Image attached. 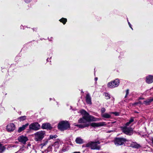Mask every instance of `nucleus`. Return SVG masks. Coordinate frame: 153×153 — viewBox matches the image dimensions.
Listing matches in <instances>:
<instances>
[{
	"mask_svg": "<svg viewBox=\"0 0 153 153\" xmlns=\"http://www.w3.org/2000/svg\"><path fill=\"white\" fill-rule=\"evenodd\" d=\"M99 120L98 118H95L93 116H83L82 118H80L78 120V122L79 123H87V122H89L91 121H96Z\"/></svg>",
	"mask_w": 153,
	"mask_h": 153,
	"instance_id": "obj_1",
	"label": "nucleus"
},
{
	"mask_svg": "<svg viewBox=\"0 0 153 153\" xmlns=\"http://www.w3.org/2000/svg\"><path fill=\"white\" fill-rule=\"evenodd\" d=\"M45 134V131H37L34 134V140L37 142L41 141L44 138Z\"/></svg>",
	"mask_w": 153,
	"mask_h": 153,
	"instance_id": "obj_2",
	"label": "nucleus"
},
{
	"mask_svg": "<svg viewBox=\"0 0 153 153\" xmlns=\"http://www.w3.org/2000/svg\"><path fill=\"white\" fill-rule=\"evenodd\" d=\"M59 129L61 131H64L70 128V125L68 122L66 121H62L60 122L58 126Z\"/></svg>",
	"mask_w": 153,
	"mask_h": 153,
	"instance_id": "obj_3",
	"label": "nucleus"
},
{
	"mask_svg": "<svg viewBox=\"0 0 153 153\" xmlns=\"http://www.w3.org/2000/svg\"><path fill=\"white\" fill-rule=\"evenodd\" d=\"M100 142L99 141L91 142L88 143L86 145L87 147H90L92 149L99 150L100 149V146L97 145V144H100Z\"/></svg>",
	"mask_w": 153,
	"mask_h": 153,
	"instance_id": "obj_4",
	"label": "nucleus"
},
{
	"mask_svg": "<svg viewBox=\"0 0 153 153\" xmlns=\"http://www.w3.org/2000/svg\"><path fill=\"white\" fill-rule=\"evenodd\" d=\"M128 141V140L127 139L124 138H116L115 139L114 142L116 146H119L120 145H125V143Z\"/></svg>",
	"mask_w": 153,
	"mask_h": 153,
	"instance_id": "obj_5",
	"label": "nucleus"
},
{
	"mask_svg": "<svg viewBox=\"0 0 153 153\" xmlns=\"http://www.w3.org/2000/svg\"><path fill=\"white\" fill-rule=\"evenodd\" d=\"M120 81L118 79H116L112 81L108 82V86L109 88H114L117 87L119 85Z\"/></svg>",
	"mask_w": 153,
	"mask_h": 153,
	"instance_id": "obj_6",
	"label": "nucleus"
},
{
	"mask_svg": "<svg viewBox=\"0 0 153 153\" xmlns=\"http://www.w3.org/2000/svg\"><path fill=\"white\" fill-rule=\"evenodd\" d=\"M121 129L123 132L126 134L131 135L133 134L132 129L131 127L125 126L122 127Z\"/></svg>",
	"mask_w": 153,
	"mask_h": 153,
	"instance_id": "obj_7",
	"label": "nucleus"
},
{
	"mask_svg": "<svg viewBox=\"0 0 153 153\" xmlns=\"http://www.w3.org/2000/svg\"><path fill=\"white\" fill-rule=\"evenodd\" d=\"M29 127L30 130L37 131L40 128V126L38 123L35 122L31 124Z\"/></svg>",
	"mask_w": 153,
	"mask_h": 153,
	"instance_id": "obj_8",
	"label": "nucleus"
},
{
	"mask_svg": "<svg viewBox=\"0 0 153 153\" xmlns=\"http://www.w3.org/2000/svg\"><path fill=\"white\" fill-rule=\"evenodd\" d=\"M18 139L19 142L24 144H25L26 142L28 140L27 137L23 135H21L19 137Z\"/></svg>",
	"mask_w": 153,
	"mask_h": 153,
	"instance_id": "obj_9",
	"label": "nucleus"
},
{
	"mask_svg": "<svg viewBox=\"0 0 153 153\" xmlns=\"http://www.w3.org/2000/svg\"><path fill=\"white\" fill-rule=\"evenodd\" d=\"M15 128V125L13 123H10L7 125L6 129L8 131H13Z\"/></svg>",
	"mask_w": 153,
	"mask_h": 153,
	"instance_id": "obj_10",
	"label": "nucleus"
},
{
	"mask_svg": "<svg viewBox=\"0 0 153 153\" xmlns=\"http://www.w3.org/2000/svg\"><path fill=\"white\" fill-rule=\"evenodd\" d=\"M105 124V123L103 122H99L98 123H92L90 124V125L93 127L102 126Z\"/></svg>",
	"mask_w": 153,
	"mask_h": 153,
	"instance_id": "obj_11",
	"label": "nucleus"
},
{
	"mask_svg": "<svg viewBox=\"0 0 153 153\" xmlns=\"http://www.w3.org/2000/svg\"><path fill=\"white\" fill-rule=\"evenodd\" d=\"M42 128L43 129H51L52 127L51 125L48 123H43L42 126Z\"/></svg>",
	"mask_w": 153,
	"mask_h": 153,
	"instance_id": "obj_12",
	"label": "nucleus"
},
{
	"mask_svg": "<svg viewBox=\"0 0 153 153\" xmlns=\"http://www.w3.org/2000/svg\"><path fill=\"white\" fill-rule=\"evenodd\" d=\"M130 146L132 148L135 149H138L141 147L139 144L137 143L136 142H132L130 144Z\"/></svg>",
	"mask_w": 153,
	"mask_h": 153,
	"instance_id": "obj_13",
	"label": "nucleus"
},
{
	"mask_svg": "<svg viewBox=\"0 0 153 153\" xmlns=\"http://www.w3.org/2000/svg\"><path fill=\"white\" fill-rule=\"evenodd\" d=\"M86 101L88 104L91 105L92 104L91 97L89 93L87 94L85 97Z\"/></svg>",
	"mask_w": 153,
	"mask_h": 153,
	"instance_id": "obj_14",
	"label": "nucleus"
},
{
	"mask_svg": "<svg viewBox=\"0 0 153 153\" xmlns=\"http://www.w3.org/2000/svg\"><path fill=\"white\" fill-rule=\"evenodd\" d=\"M146 82L148 83H151L153 82V76L149 75L146 77Z\"/></svg>",
	"mask_w": 153,
	"mask_h": 153,
	"instance_id": "obj_15",
	"label": "nucleus"
},
{
	"mask_svg": "<svg viewBox=\"0 0 153 153\" xmlns=\"http://www.w3.org/2000/svg\"><path fill=\"white\" fill-rule=\"evenodd\" d=\"M29 125V124L27 123L25 125H23L22 127H20L19 128L18 132H20L22 131L25 130Z\"/></svg>",
	"mask_w": 153,
	"mask_h": 153,
	"instance_id": "obj_16",
	"label": "nucleus"
},
{
	"mask_svg": "<svg viewBox=\"0 0 153 153\" xmlns=\"http://www.w3.org/2000/svg\"><path fill=\"white\" fill-rule=\"evenodd\" d=\"M90 124L89 123H85L84 124H77L75 126L80 128H83L89 126Z\"/></svg>",
	"mask_w": 153,
	"mask_h": 153,
	"instance_id": "obj_17",
	"label": "nucleus"
},
{
	"mask_svg": "<svg viewBox=\"0 0 153 153\" xmlns=\"http://www.w3.org/2000/svg\"><path fill=\"white\" fill-rule=\"evenodd\" d=\"M153 101V97L148 99L146 101H144L143 103L146 105H149L150 103Z\"/></svg>",
	"mask_w": 153,
	"mask_h": 153,
	"instance_id": "obj_18",
	"label": "nucleus"
},
{
	"mask_svg": "<svg viewBox=\"0 0 153 153\" xmlns=\"http://www.w3.org/2000/svg\"><path fill=\"white\" fill-rule=\"evenodd\" d=\"M75 141L77 143L81 144L83 143V140L80 137H78L76 138Z\"/></svg>",
	"mask_w": 153,
	"mask_h": 153,
	"instance_id": "obj_19",
	"label": "nucleus"
},
{
	"mask_svg": "<svg viewBox=\"0 0 153 153\" xmlns=\"http://www.w3.org/2000/svg\"><path fill=\"white\" fill-rule=\"evenodd\" d=\"M80 113L81 114L84 115V116H87V117L89 116H92L90 115L86 111L84 110H82L80 111Z\"/></svg>",
	"mask_w": 153,
	"mask_h": 153,
	"instance_id": "obj_20",
	"label": "nucleus"
},
{
	"mask_svg": "<svg viewBox=\"0 0 153 153\" xmlns=\"http://www.w3.org/2000/svg\"><path fill=\"white\" fill-rule=\"evenodd\" d=\"M101 115L102 117L106 119H109L111 117V115L107 113H105L103 114H102Z\"/></svg>",
	"mask_w": 153,
	"mask_h": 153,
	"instance_id": "obj_21",
	"label": "nucleus"
},
{
	"mask_svg": "<svg viewBox=\"0 0 153 153\" xmlns=\"http://www.w3.org/2000/svg\"><path fill=\"white\" fill-rule=\"evenodd\" d=\"M6 149V147L4 146L0 143V153H2Z\"/></svg>",
	"mask_w": 153,
	"mask_h": 153,
	"instance_id": "obj_22",
	"label": "nucleus"
},
{
	"mask_svg": "<svg viewBox=\"0 0 153 153\" xmlns=\"http://www.w3.org/2000/svg\"><path fill=\"white\" fill-rule=\"evenodd\" d=\"M59 21L61 22H62L63 24H65L66 22L67 21V19L66 18H62Z\"/></svg>",
	"mask_w": 153,
	"mask_h": 153,
	"instance_id": "obj_23",
	"label": "nucleus"
},
{
	"mask_svg": "<svg viewBox=\"0 0 153 153\" xmlns=\"http://www.w3.org/2000/svg\"><path fill=\"white\" fill-rule=\"evenodd\" d=\"M104 95L105 96V99L107 100L110 99V94L107 93H104Z\"/></svg>",
	"mask_w": 153,
	"mask_h": 153,
	"instance_id": "obj_24",
	"label": "nucleus"
},
{
	"mask_svg": "<svg viewBox=\"0 0 153 153\" xmlns=\"http://www.w3.org/2000/svg\"><path fill=\"white\" fill-rule=\"evenodd\" d=\"M26 116H23L19 118H18V119L20 121H23L24 120H25L26 119Z\"/></svg>",
	"mask_w": 153,
	"mask_h": 153,
	"instance_id": "obj_25",
	"label": "nucleus"
},
{
	"mask_svg": "<svg viewBox=\"0 0 153 153\" xmlns=\"http://www.w3.org/2000/svg\"><path fill=\"white\" fill-rule=\"evenodd\" d=\"M59 142L56 141L54 143V146L56 148H58L59 147Z\"/></svg>",
	"mask_w": 153,
	"mask_h": 153,
	"instance_id": "obj_26",
	"label": "nucleus"
},
{
	"mask_svg": "<svg viewBox=\"0 0 153 153\" xmlns=\"http://www.w3.org/2000/svg\"><path fill=\"white\" fill-rule=\"evenodd\" d=\"M57 137L56 135H51L50 136V139H53V138H55Z\"/></svg>",
	"mask_w": 153,
	"mask_h": 153,
	"instance_id": "obj_27",
	"label": "nucleus"
},
{
	"mask_svg": "<svg viewBox=\"0 0 153 153\" xmlns=\"http://www.w3.org/2000/svg\"><path fill=\"white\" fill-rule=\"evenodd\" d=\"M110 113L113 114L116 116H118L119 115V113L117 112H110Z\"/></svg>",
	"mask_w": 153,
	"mask_h": 153,
	"instance_id": "obj_28",
	"label": "nucleus"
},
{
	"mask_svg": "<svg viewBox=\"0 0 153 153\" xmlns=\"http://www.w3.org/2000/svg\"><path fill=\"white\" fill-rule=\"evenodd\" d=\"M105 111V109L104 108H102L101 109V111L102 114H104V112Z\"/></svg>",
	"mask_w": 153,
	"mask_h": 153,
	"instance_id": "obj_29",
	"label": "nucleus"
},
{
	"mask_svg": "<svg viewBox=\"0 0 153 153\" xmlns=\"http://www.w3.org/2000/svg\"><path fill=\"white\" fill-rule=\"evenodd\" d=\"M129 93V90L128 89H127L126 91V95L125 97V98H126Z\"/></svg>",
	"mask_w": 153,
	"mask_h": 153,
	"instance_id": "obj_30",
	"label": "nucleus"
},
{
	"mask_svg": "<svg viewBox=\"0 0 153 153\" xmlns=\"http://www.w3.org/2000/svg\"><path fill=\"white\" fill-rule=\"evenodd\" d=\"M48 142L47 141L44 142L41 144V145L42 146V147L43 146H45L47 144Z\"/></svg>",
	"mask_w": 153,
	"mask_h": 153,
	"instance_id": "obj_31",
	"label": "nucleus"
},
{
	"mask_svg": "<svg viewBox=\"0 0 153 153\" xmlns=\"http://www.w3.org/2000/svg\"><path fill=\"white\" fill-rule=\"evenodd\" d=\"M134 121V118L133 117H131L129 121V123H131Z\"/></svg>",
	"mask_w": 153,
	"mask_h": 153,
	"instance_id": "obj_32",
	"label": "nucleus"
},
{
	"mask_svg": "<svg viewBox=\"0 0 153 153\" xmlns=\"http://www.w3.org/2000/svg\"><path fill=\"white\" fill-rule=\"evenodd\" d=\"M24 1L26 3H28L31 1V0H24Z\"/></svg>",
	"mask_w": 153,
	"mask_h": 153,
	"instance_id": "obj_33",
	"label": "nucleus"
},
{
	"mask_svg": "<svg viewBox=\"0 0 153 153\" xmlns=\"http://www.w3.org/2000/svg\"><path fill=\"white\" fill-rule=\"evenodd\" d=\"M127 21L128 22V25H129V27H131V29L133 30V28H132L131 27V24H130V23L128 22V20H127Z\"/></svg>",
	"mask_w": 153,
	"mask_h": 153,
	"instance_id": "obj_34",
	"label": "nucleus"
},
{
	"mask_svg": "<svg viewBox=\"0 0 153 153\" xmlns=\"http://www.w3.org/2000/svg\"><path fill=\"white\" fill-rule=\"evenodd\" d=\"M130 124H131V123H129V122L128 121V122L126 123L125 125L126 126H128Z\"/></svg>",
	"mask_w": 153,
	"mask_h": 153,
	"instance_id": "obj_35",
	"label": "nucleus"
},
{
	"mask_svg": "<svg viewBox=\"0 0 153 153\" xmlns=\"http://www.w3.org/2000/svg\"><path fill=\"white\" fill-rule=\"evenodd\" d=\"M66 149H62V151L63 152H65L66 151Z\"/></svg>",
	"mask_w": 153,
	"mask_h": 153,
	"instance_id": "obj_36",
	"label": "nucleus"
},
{
	"mask_svg": "<svg viewBox=\"0 0 153 153\" xmlns=\"http://www.w3.org/2000/svg\"><path fill=\"white\" fill-rule=\"evenodd\" d=\"M98 78L97 77H96L95 78V80L96 81L97 80Z\"/></svg>",
	"mask_w": 153,
	"mask_h": 153,
	"instance_id": "obj_37",
	"label": "nucleus"
},
{
	"mask_svg": "<svg viewBox=\"0 0 153 153\" xmlns=\"http://www.w3.org/2000/svg\"><path fill=\"white\" fill-rule=\"evenodd\" d=\"M152 143H153V138H152Z\"/></svg>",
	"mask_w": 153,
	"mask_h": 153,
	"instance_id": "obj_38",
	"label": "nucleus"
},
{
	"mask_svg": "<svg viewBox=\"0 0 153 153\" xmlns=\"http://www.w3.org/2000/svg\"><path fill=\"white\" fill-rule=\"evenodd\" d=\"M108 132H109V133H110V132H111V131H109Z\"/></svg>",
	"mask_w": 153,
	"mask_h": 153,
	"instance_id": "obj_39",
	"label": "nucleus"
},
{
	"mask_svg": "<svg viewBox=\"0 0 153 153\" xmlns=\"http://www.w3.org/2000/svg\"><path fill=\"white\" fill-rule=\"evenodd\" d=\"M51 100V99L50 98V100Z\"/></svg>",
	"mask_w": 153,
	"mask_h": 153,
	"instance_id": "obj_40",
	"label": "nucleus"
}]
</instances>
